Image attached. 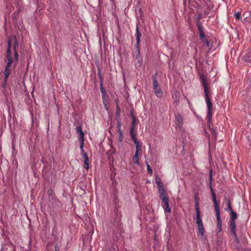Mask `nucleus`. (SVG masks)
<instances>
[{"mask_svg": "<svg viewBox=\"0 0 251 251\" xmlns=\"http://www.w3.org/2000/svg\"><path fill=\"white\" fill-rule=\"evenodd\" d=\"M158 193L159 194V197L162 201L169 198L168 194L164 187H160L158 188Z\"/></svg>", "mask_w": 251, "mask_h": 251, "instance_id": "nucleus-6", "label": "nucleus"}, {"mask_svg": "<svg viewBox=\"0 0 251 251\" xmlns=\"http://www.w3.org/2000/svg\"><path fill=\"white\" fill-rule=\"evenodd\" d=\"M176 126L180 128L183 125V118L181 115L178 114L176 116Z\"/></svg>", "mask_w": 251, "mask_h": 251, "instance_id": "nucleus-11", "label": "nucleus"}, {"mask_svg": "<svg viewBox=\"0 0 251 251\" xmlns=\"http://www.w3.org/2000/svg\"><path fill=\"white\" fill-rule=\"evenodd\" d=\"M117 130L118 133L123 132L121 130V123L120 122L118 123Z\"/></svg>", "mask_w": 251, "mask_h": 251, "instance_id": "nucleus-31", "label": "nucleus"}, {"mask_svg": "<svg viewBox=\"0 0 251 251\" xmlns=\"http://www.w3.org/2000/svg\"><path fill=\"white\" fill-rule=\"evenodd\" d=\"M138 153L137 152H135L134 155L133 156L132 161L133 163L139 165V158H138Z\"/></svg>", "mask_w": 251, "mask_h": 251, "instance_id": "nucleus-18", "label": "nucleus"}, {"mask_svg": "<svg viewBox=\"0 0 251 251\" xmlns=\"http://www.w3.org/2000/svg\"><path fill=\"white\" fill-rule=\"evenodd\" d=\"M130 134L133 141H134L135 140H137L135 134L134 132V127H131L130 130Z\"/></svg>", "mask_w": 251, "mask_h": 251, "instance_id": "nucleus-19", "label": "nucleus"}, {"mask_svg": "<svg viewBox=\"0 0 251 251\" xmlns=\"http://www.w3.org/2000/svg\"><path fill=\"white\" fill-rule=\"evenodd\" d=\"M162 201L164 203V205H162V206L164 208L165 212L170 213L171 210L169 205V199L168 198L164 200H162Z\"/></svg>", "mask_w": 251, "mask_h": 251, "instance_id": "nucleus-8", "label": "nucleus"}, {"mask_svg": "<svg viewBox=\"0 0 251 251\" xmlns=\"http://www.w3.org/2000/svg\"><path fill=\"white\" fill-rule=\"evenodd\" d=\"M118 133L119 134V141L120 142H121L124 139V135H123V132Z\"/></svg>", "mask_w": 251, "mask_h": 251, "instance_id": "nucleus-32", "label": "nucleus"}, {"mask_svg": "<svg viewBox=\"0 0 251 251\" xmlns=\"http://www.w3.org/2000/svg\"><path fill=\"white\" fill-rule=\"evenodd\" d=\"M78 140L80 142L79 148L81 150V153L82 155L83 153H85L84 152V150H83L84 138H81V139H78Z\"/></svg>", "mask_w": 251, "mask_h": 251, "instance_id": "nucleus-17", "label": "nucleus"}, {"mask_svg": "<svg viewBox=\"0 0 251 251\" xmlns=\"http://www.w3.org/2000/svg\"><path fill=\"white\" fill-rule=\"evenodd\" d=\"M197 26L198 27V30L199 32H204L203 30V26L201 24V22L200 21L197 22Z\"/></svg>", "mask_w": 251, "mask_h": 251, "instance_id": "nucleus-21", "label": "nucleus"}, {"mask_svg": "<svg viewBox=\"0 0 251 251\" xmlns=\"http://www.w3.org/2000/svg\"><path fill=\"white\" fill-rule=\"evenodd\" d=\"M103 104H104L105 106V107H106V109H107V107H106V103H105V102H103Z\"/></svg>", "mask_w": 251, "mask_h": 251, "instance_id": "nucleus-38", "label": "nucleus"}, {"mask_svg": "<svg viewBox=\"0 0 251 251\" xmlns=\"http://www.w3.org/2000/svg\"><path fill=\"white\" fill-rule=\"evenodd\" d=\"M201 82L205 94V100L207 107V114L206 118L209 122H211L212 118V104L209 97V90L207 84V80L204 75H202L200 76Z\"/></svg>", "mask_w": 251, "mask_h": 251, "instance_id": "nucleus-1", "label": "nucleus"}, {"mask_svg": "<svg viewBox=\"0 0 251 251\" xmlns=\"http://www.w3.org/2000/svg\"><path fill=\"white\" fill-rule=\"evenodd\" d=\"M31 240H29V242H28V244H29V250L27 251H30V246H31Z\"/></svg>", "mask_w": 251, "mask_h": 251, "instance_id": "nucleus-37", "label": "nucleus"}, {"mask_svg": "<svg viewBox=\"0 0 251 251\" xmlns=\"http://www.w3.org/2000/svg\"><path fill=\"white\" fill-rule=\"evenodd\" d=\"M19 43L18 41L16 40V37H15V41L13 45V49L14 51V60H15V66L17 64L18 58H19V54L18 53L16 50V48L18 46Z\"/></svg>", "mask_w": 251, "mask_h": 251, "instance_id": "nucleus-7", "label": "nucleus"}, {"mask_svg": "<svg viewBox=\"0 0 251 251\" xmlns=\"http://www.w3.org/2000/svg\"><path fill=\"white\" fill-rule=\"evenodd\" d=\"M55 251H57L56 247H55Z\"/></svg>", "mask_w": 251, "mask_h": 251, "instance_id": "nucleus-39", "label": "nucleus"}, {"mask_svg": "<svg viewBox=\"0 0 251 251\" xmlns=\"http://www.w3.org/2000/svg\"><path fill=\"white\" fill-rule=\"evenodd\" d=\"M229 228L230 230L232 233L233 236L234 237L235 239H237V234L235 231V222L234 221H229Z\"/></svg>", "mask_w": 251, "mask_h": 251, "instance_id": "nucleus-9", "label": "nucleus"}, {"mask_svg": "<svg viewBox=\"0 0 251 251\" xmlns=\"http://www.w3.org/2000/svg\"><path fill=\"white\" fill-rule=\"evenodd\" d=\"M200 38L202 42H204L205 41L206 39L205 38L204 32H201L200 33Z\"/></svg>", "mask_w": 251, "mask_h": 251, "instance_id": "nucleus-28", "label": "nucleus"}, {"mask_svg": "<svg viewBox=\"0 0 251 251\" xmlns=\"http://www.w3.org/2000/svg\"><path fill=\"white\" fill-rule=\"evenodd\" d=\"M227 209L231 212L232 211H233V210L232 208L230 201L229 200H227Z\"/></svg>", "mask_w": 251, "mask_h": 251, "instance_id": "nucleus-30", "label": "nucleus"}, {"mask_svg": "<svg viewBox=\"0 0 251 251\" xmlns=\"http://www.w3.org/2000/svg\"><path fill=\"white\" fill-rule=\"evenodd\" d=\"M121 115V109L118 105V104H117L116 105V116L117 118L120 117Z\"/></svg>", "mask_w": 251, "mask_h": 251, "instance_id": "nucleus-24", "label": "nucleus"}, {"mask_svg": "<svg viewBox=\"0 0 251 251\" xmlns=\"http://www.w3.org/2000/svg\"><path fill=\"white\" fill-rule=\"evenodd\" d=\"M146 163L147 164V171H148V173L151 175L152 173V169H151L150 165H149L147 161H146Z\"/></svg>", "mask_w": 251, "mask_h": 251, "instance_id": "nucleus-25", "label": "nucleus"}, {"mask_svg": "<svg viewBox=\"0 0 251 251\" xmlns=\"http://www.w3.org/2000/svg\"><path fill=\"white\" fill-rule=\"evenodd\" d=\"M196 215L195 218V220L196 222V224L197 226H202L203 225V223L201 218V212L200 210V208L199 207L198 202H196Z\"/></svg>", "mask_w": 251, "mask_h": 251, "instance_id": "nucleus-5", "label": "nucleus"}, {"mask_svg": "<svg viewBox=\"0 0 251 251\" xmlns=\"http://www.w3.org/2000/svg\"><path fill=\"white\" fill-rule=\"evenodd\" d=\"M198 229H199V231L200 233L201 234V237H203V233H204V227H203V225H202V226L198 225Z\"/></svg>", "mask_w": 251, "mask_h": 251, "instance_id": "nucleus-23", "label": "nucleus"}, {"mask_svg": "<svg viewBox=\"0 0 251 251\" xmlns=\"http://www.w3.org/2000/svg\"><path fill=\"white\" fill-rule=\"evenodd\" d=\"M100 91L102 93L103 96L106 94L105 91L104 90V88H103L102 85H101Z\"/></svg>", "mask_w": 251, "mask_h": 251, "instance_id": "nucleus-33", "label": "nucleus"}, {"mask_svg": "<svg viewBox=\"0 0 251 251\" xmlns=\"http://www.w3.org/2000/svg\"><path fill=\"white\" fill-rule=\"evenodd\" d=\"M132 118H133V121H132V126L131 127H134V126L135 125V118L134 116H132Z\"/></svg>", "mask_w": 251, "mask_h": 251, "instance_id": "nucleus-35", "label": "nucleus"}, {"mask_svg": "<svg viewBox=\"0 0 251 251\" xmlns=\"http://www.w3.org/2000/svg\"><path fill=\"white\" fill-rule=\"evenodd\" d=\"M204 42L205 43V44L206 45V46L208 47L209 46V42H208V41L206 39L205 40Z\"/></svg>", "mask_w": 251, "mask_h": 251, "instance_id": "nucleus-36", "label": "nucleus"}, {"mask_svg": "<svg viewBox=\"0 0 251 251\" xmlns=\"http://www.w3.org/2000/svg\"><path fill=\"white\" fill-rule=\"evenodd\" d=\"M133 142L136 146V152H135L139 153V151H141L142 143H140L137 140H135V141H133Z\"/></svg>", "mask_w": 251, "mask_h": 251, "instance_id": "nucleus-16", "label": "nucleus"}, {"mask_svg": "<svg viewBox=\"0 0 251 251\" xmlns=\"http://www.w3.org/2000/svg\"><path fill=\"white\" fill-rule=\"evenodd\" d=\"M237 215L236 212H235L233 211H232L230 212V221H235V220L237 219Z\"/></svg>", "mask_w": 251, "mask_h": 251, "instance_id": "nucleus-22", "label": "nucleus"}, {"mask_svg": "<svg viewBox=\"0 0 251 251\" xmlns=\"http://www.w3.org/2000/svg\"><path fill=\"white\" fill-rule=\"evenodd\" d=\"M76 131L77 133L79 134V136L78 137V139H81V138H84V134L82 131V127L81 126H76Z\"/></svg>", "mask_w": 251, "mask_h": 251, "instance_id": "nucleus-14", "label": "nucleus"}, {"mask_svg": "<svg viewBox=\"0 0 251 251\" xmlns=\"http://www.w3.org/2000/svg\"><path fill=\"white\" fill-rule=\"evenodd\" d=\"M244 60L246 61H249L251 60V58L248 54H246L243 56Z\"/></svg>", "mask_w": 251, "mask_h": 251, "instance_id": "nucleus-29", "label": "nucleus"}, {"mask_svg": "<svg viewBox=\"0 0 251 251\" xmlns=\"http://www.w3.org/2000/svg\"><path fill=\"white\" fill-rule=\"evenodd\" d=\"M155 95L158 98L162 97L163 95V92L160 87L156 88V89H153Z\"/></svg>", "mask_w": 251, "mask_h": 251, "instance_id": "nucleus-15", "label": "nucleus"}, {"mask_svg": "<svg viewBox=\"0 0 251 251\" xmlns=\"http://www.w3.org/2000/svg\"><path fill=\"white\" fill-rule=\"evenodd\" d=\"M135 51L134 56L135 59L137 60V63L136 64V66L140 67L143 62V59L140 55L139 46H135Z\"/></svg>", "mask_w": 251, "mask_h": 251, "instance_id": "nucleus-4", "label": "nucleus"}, {"mask_svg": "<svg viewBox=\"0 0 251 251\" xmlns=\"http://www.w3.org/2000/svg\"><path fill=\"white\" fill-rule=\"evenodd\" d=\"M212 200L214 202L215 210L216 212V215L217 221V227L219 229V231L220 232L222 227V220L220 218V210L219 204L218 203L216 200V194L212 190Z\"/></svg>", "mask_w": 251, "mask_h": 251, "instance_id": "nucleus-2", "label": "nucleus"}, {"mask_svg": "<svg viewBox=\"0 0 251 251\" xmlns=\"http://www.w3.org/2000/svg\"><path fill=\"white\" fill-rule=\"evenodd\" d=\"M136 43L135 45V46H139L140 44V38L141 36V33H140L139 27H138V25L137 24L136 27Z\"/></svg>", "mask_w": 251, "mask_h": 251, "instance_id": "nucleus-13", "label": "nucleus"}, {"mask_svg": "<svg viewBox=\"0 0 251 251\" xmlns=\"http://www.w3.org/2000/svg\"><path fill=\"white\" fill-rule=\"evenodd\" d=\"M153 88L156 89V88L160 87L159 84L157 82L156 78L155 76L153 77Z\"/></svg>", "mask_w": 251, "mask_h": 251, "instance_id": "nucleus-20", "label": "nucleus"}, {"mask_svg": "<svg viewBox=\"0 0 251 251\" xmlns=\"http://www.w3.org/2000/svg\"><path fill=\"white\" fill-rule=\"evenodd\" d=\"M7 62L5 67V68L4 69V81L5 82H6L7 80L8 77L11 74V67L12 66V64L14 61V59L13 58H8L6 57Z\"/></svg>", "mask_w": 251, "mask_h": 251, "instance_id": "nucleus-3", "label": "nucleus"}, {"mask_svg": "<svg viewBox=\"0 0 251 251\" xmlns=\"http://www.w3.org/2000/svg\"><path fill=\"white\" fill-rule=\"evenodd\" d=\"M82 157L84 159V163L83 167L86 170L89 169V160L87 153H83L82 154Z\"/></svg>", "mask_w": 251, "mask_h": 251, "instance_id": "nucleus-12", "label": "nucleus"}, {"mask_svg": "<svg viewBox=\"0 0 251 251\" xmlns=\"http://www.w3.org/2000/svg\"><path fill=\"white\" fill-rule=\"evenodd\" d=\"M156 183H157L158 188L160 187H163L160 180L156 181Z\"/></svg>", "mask_w": 251, "mask_h": 251, "instance_id": "nucleus-34", "label": "nucleus"}, {"mask_svg": "<svg viewBox=\"0 0 251 251\" xmlns=\"http://www.w3.org/2000/svg\"><path fill=\"white\" fill-rule=\"evenodd\" d=\"M11 38L8 37V48L6 51V57L13 58L11 50Z\"/></svg>", "mask_w": 251, "mask_h": 251, "instance_id": "nucleus-10", "label": "nucleus"}, {"mask_svg": "<svg viewBox=\"0 0 251 251\" xmlns=\"http://www.w3.org/2000/svg\"><path fill=\"white\" fill-rule=\"evenodd\" d=\"M211 172H212V170L210 171V177H209V185H210V190H211V193H212V191L214 192L213 191V189L211 186V183H212V175H211Z\"/></svg>", "mask_w": 251, "mask_h": 251, "instance_id": "nucleus-26", "label": "nucleus"}, {"mask_svg": "<svg viewBox=\"0 0 251 251\" xmlns=\"http://www.w3.org/2000/svg\"><path fill=\"white\" fill-rule=\"evenodd\" d=\"M234 16L238 20H241L242 17L241 16V14L239 12H235L234 13Z\"/></svg>", "mask_w": 251, "mask_h": 251, "instance_id": "nucleus-27", "label": "nucleus"}]
</instances>
